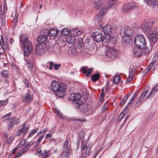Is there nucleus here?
Here are the masks:
<instances>
[{
  "mask_svg": "<svg viewBox=\"0 0 158 158\" xmlns=\"http://www.w3.org/2000/svg\"><path fill=\"white\" fill-rule=\"evenodd\" d=\"M25 124H23L22 126V128L20 129H22V132L23 134L26 133L28 131L29 128L28 127H25Z\"/></svg>",
  "mask_w": 158,
  "mask_h": 158,
  "instance_id": "nucleus-33",
  "label": "nucleus"
},
{
  "mask_svg": "<svg viewBox=\"0 0 158 158\" xmlns=\"http://www.w3.org/2000/svg\"><path fill=\"white\" fill-rule=\"evenodd\" d=\"M26 62V65L27 69L30 71L32 70L33 67V61L31 60H27Z\"/></svg>",
  "mask_w": 158,
  "mask_h": 158,
  "instance_id": "nucleus-24",
  "label": "nucleus"
},
{
  "mask_svg": "<svg viewBox=\"0 0 158 158\" xmlns=\"http://www.w3.org/2000/svg\"><path fill=\"white\" fill-rule=\"evenodd\" d=\"M22 132V129H19L18 131H17L15 134L16 136H18Z\"/></svg>",
  "mask_w": 158,
  "mask_h": 158,
  "instance_id": "nucleus-57",
  "label": "nucleus"
},
{
  "mask_svg": "<svg viewBox=\"0 0 158 158\" xmlns=\"http://www.w3.org/2000/svg\"><path fill=\"white\" fill-rule=\"evenodd\" d=\"M149 6L153 7L155 9H157L158 7L157 0H144Z\"/></svg>",
  "mask_w": 158,
  "mask_h": 158,
  "instance_id": "nucleus-16",
  "label": "nucleus"
},
{
  "mask_svg": "<svg viewBox=\"0 0 158 158\" xmlns=\"http://www.w3.org/2000/svg\"><path fill=\"white\" fill-rule=\"evenodd\" d=\"M151 48H149L148 47H147L146 48L145 47L143 49H144V50L143 51V53L145 55H147L149 54V53L151 51Z\"/></svg>",
  "mask_w": 158,
  "mask_h": 158,
  "instance_id": "nucleus-35",
  "label": "nucleus"
},
{
  "mask_svg": "<svg viewBox=\"0 0 158 158\" xmlns=\"http://www.w3.org/2000/svg\"><path fill=\"white\" fill-rule=\"evenodd\" d=\"M89 94L88 93L86 92H82V96L84 99L86 100L88 99Z\"/></svg>",
  "mask_w": 158,
  "mask_h": 158,
  "instance_id": "nucleus-43",
  "label": "nucleus"
},
{
  "mask_svg": "<svg viewBox=\"0 0 158 158\" xmlns=\"http://www.w3.org/2000/svg\"><path fill=\"white\" fill-rule=\"evenodd\" d=\"M57 114L61 118L64 119L65 118V116L63 114L60 110L56 111Z\"/></svg>",
  "mask_w": 158,
  "mask_h": 158,
  "instance_id": "nucleus-44",
  "label": "nucleus"
},
{
  "mask_svg": "<svg viewBox=\"0 0 158 158\" xmlns=\"http://www.w3.org/2000/svg\"><path fill=\"white\" fill-rule=\"evenodd\" d=\"M109 89L110 88L109 85L107 83L106 85V88L105 89V93H106L108 92H109Z\"/></svg>",
  "mask_w": 158,
  "mask_h": 158,
  "instance_id": "nucleus-56",
  "label": "nucleus"
},
{
  "mask_svg": "<svg viewBox=\"0 0 158 158\" xmlns=\"http://www.w3.org/2000/svg\"><path fill=\"white\" fill-rule=\"evenodd\" d=\"M127 99L124 97V98L122 99L121 101V104L122 105H124Z\"/></svg>",
  "mask_w": 158,
  "mask_h": 158,
  "instance_id": "nucleus-52",
  "label": "nucleus"
},
{
  "mask_svg": "<svg viewBox=\"0 0 158 158\" xmlns=\"http://www.w3.org/2000/svg\"><path fill=\"white\" fill-rule=\"evenodd\" d=\"M46 29L42 30L37 37V40L38 44H42L47 41L48 36L47 34Z\"/></svg>",
  "mask_w": 158,
  "mask_h": 158,
  "instance_id": "nucleus-9",
  "label": "nucleus"
},
{
  "mask_svg": "<svg viewBox=\"0 0 158 158\" xmlns=\"http://www.w3.org/2000/svg\"><path fill=\"white\" fill-rule=\"evenodd\" d=\"M35 51L38 55L39 56L44 54L46 51L45 45L38 44L36 46Z\"/></svg>",
  "mask_w": 158,
  "mask_h": 158,
  "instance_id": "nucleus-11",
  "label": "nucleus"
},
{
  "mask_svg": "<svg viewBox=\"0 0 158 158\" xmlns=\"http://www.w3.org/2000/svg\"><path fill=\"white\" fill-rule=\"evenodd\" d=\"M143 98H142L141 96H140L138 101L135 104V106L136 107L139 106L142 104L143 101Z\"/></svg>",
  "mask_w": 158,
  "mask_h": 158,
  "instance_id": "nucleus-36",
  "label": "nucleus"
},
{
  "mask_svg": "<svg viewBox=\"0 0 158 158\" xmlns=\"http://www.w3.org/2000/svg\"><path fill=\"white\" fill-rule=\"evenodd\" d=\"M120 79V78L118 76H115L113 80V83L114 84H116L118 82Z\"/></svg>",
  "mask_w": 158,
  "mask_h": 158,
  "instance_id": "nucleus-42",
  "label": "nucleus"
},
{
  "mask_svg": "<svg viewBox=\"0 0 158 158\" xmlns=\"http://www.w3.org/2000/svg\"><path fill=\"white\" fill-rule=\"evenodd\" d=\"M28 80L27 79H25L23 80V82L25 85V86L28 88L30 86V84L28 83Z\"/></svg>",
  "mask_w": 158,
  "mask_h": 158,
  "instance_id": "nucleus-46",
  "label": "nucleus"
},
{
  "mask_svg": "<svg viewBox=\"0 0 158 158\" xmlns=\"http://www.w3.org/2000/svg\"><path fill=\"white\" fill-rule=\"evenodd\" d=\"M133 77L129 76L127 79V82H130L132 79Z\"/></svg>",
  "mask_w": 158,
  "mask_h": 158,
  "instance_id": "nucleus-60",
  "label": "nucleus"
},
{
  "mask_svg": "<svg viewBox=\"0 0 158 158\" xmlns=\"http://www.w3.org/2000/svg\"><path fill=\"white\" fill-rule=\"evenodd\" d=\"M113 2L110 3L107 6H106L103 5L102 2L101 1H99L96 2H95L94 4V8L96 9L100 10H105L106 11H107L108 9H110V7L112 6V5L114 4L113 1H112Z\"/></svg>",
  "mask_w": 158,
  "mask_h": 158,
  "instance_id": "nucleus-8",
  "label": "nucleus"
},
{
  "mask_svg": "<svg viewBox=\"0 0 158 158\" xmlns=\"http://www.w3.org/2000/svg\"><path fill=\"white\" fill-rule=\"evenodd\" d=\"M133 54L136 57L140 56L142 55L141 48H135L133 50Z\"/></svg>",
  "mask_w": 158,
  "mask_h": 158,
  "instance_id": "nucleus-21",
  "label": "nucleus"
},
{
  "mask_svg": "<svg viewBox=\"0 0 158 158\" xmlns=\"http://www.w3.org/2000/svg\"><path fill=\"white\" fill-rule=\"evenodd\" d=\"M82 30H79L77 28L72 29L70 30V33L72 35L75 37L80 36L83 32Z\"/></svg>",
  "mask_w": 158,
  "mask_h": 158,
  "instance_id": "nucleus-18",
  "label": "nucleus"
},
{
  "mask_svg": "<svg viewBox=\"0 0 158 158\" xmlns=\"http://www.w3.org/2000/svg\"><path fill=\"white\" fill-rule=\"evenodd\" d=\"M61 67V64H54V69L55 70H58L59 69V68Z\"/></svg>",
  "mask_w": 158,
  "mask_h": 158,
  "instance_id": "nucleus-50",
  "label": "nucleus"
},
{
  "mask_svg": "<svg viewBox=\"0 0 158 158\" xmlns=\"http://www.w3.org/2000/svg\"><path fill=\"white\" fill-rule=\"evenodd\" d=\"M81 95L79 93H73L69 97L70 100L73 102L75 106L77 108L82 103V102L81 101Z\"/></svg>",
  "mask_w": 158,
  "mask_h": 158,
  "instance_id": "nucleus-7",
  "label": "nucleus"
},
{
  "mask_svg": "<svg viewBox=\"0 0 158 158\" xmlns=\"http://www.w3.org/2000/svg\"><path fill=\"white\" fill-rule=\"evenodd\" d=\"M14 139L13 137H9L6 141V143L8 144H10Z\"/></svg>",
  "mask_w": 158,
  "mask_h": 158,
  "instance_id": "nucleus-51",
  "label": "nucleus"
},
{
  "mask_svg": "<svg viewBox=\"0 0 158 158\" xmlns=\"http://www.w3.org/2000/svg\"><path fill=\"white\" fill-rule=\"evenodd\" d=\"M39 130L38 128L37 127L35 129H34L32 131L30 132V134L28 136V137H30L31 136Z\"/></svg>",
  "mask_w": 158,
  "mask_h": 158,
  "instance_id": "nucleus-39",
  "label": "nucleus"
},
{
  "mask_svg": "<svg viewBox=\"0 0 158 158\" xmlns=\"http://www.w3.org/2000/svg\"><path fill=\"white\" fill-rule=\"evenodd\" d=\"M129 39H127L126 40L123 39V45L125 47H127L131 44Z\"/></svg>",
  "mask_w": 158,
  "mask_h": 158,
  "instance_id": "nucleus-32",
  "label": "nucleus"
},
{
  "mask_svg": "<svg viewBox=\"0 0 158 158\" xmlns=\"http://www.w3.org/2000/svg\"><path fill=\"white\" fill-rule=\"evenodd\" d=\"M43 153H44V154L43 155V156L42 157V158H47L50 156L51 155L50 152L48 150H44Z\"/></svg>",
  "mask_w": 158,
  "mask_h": 158,
  "instance_id": "nucleus-31",
  "label": "nucleus"
},
{
  "mask_svg": "<svg viewBox=\"0 0 158 158\" xmlns=\"http://www.w3.org/2000/svg\"><path fill=\"white\" fill-rule=\"evenodd\" d=\"M69 138H67L64 144V148H70V145L69 144Z\"/></svg>",
  "mask_w": 158,
  "mask_h": 158,
  "instance_id": "nucleus-38",
  "label": "nucleus"
},
{
  "mask_svg": "<svg viewBox=\"0 0 158 158\" xmlns=\"http://www.w3.org/2000/svg\"><path fill=\"white\" fill-rule=\"evenodd\" d=\"M123 31L125 34L128 37L131 35L133 32V28L127 26H124Z\"/></svg>",
  "mask_w": 158,
  "mask_h": 158,
  "instance_id": "nucleus-15",
  "label": "nucleus"
},
{
  "mask_svg": "<svg viewBox=\"0 0 158 158\" xmlns=\"http://www.w3.org/2000/svg\"><path fill=\"white\" fill-rule=\"evenodd\" d=\"M82 110L84 114L86 115H89L91 113L90 109L89 108V106H86L85 105L83 106Z\"/></svg>",
  "mask_w": 158,
  "mask_h": 158,
  "instance_id": "nucleus-22",
  "label": "nucleus"
},
{
  "mask_svg": "<svg viewBox=\"0 0 158 158\" xmlns=\"http://www.w3.org/2000/svg\"><path fill=\"white\" fill-rule=\"evenodd\" d=\"M155 93V92L152 89V90L150 92L149 94H148L147 97L145 99L148 98L152 94H154Z\"/></svg>",
  "mask_w": 158,
  "mask_h": 158,
  "instance_id": "nucleus-58",
  "label": "nucleus"
},
{
  "mask_svg": "<svg viewBox=\"0 0 158 158\" xmlns=\"http://www.w3.org/2000/svg\"><path fill=\"white\" fill-rule=\"evenodd\" d=\"M32 100V98L29 93L27 92L25 98L23 100V102H25L29 103L31 102Z\"/></svg>",
  "mask_w": 158,
  "mask_h": 158,
  "instance_id": "nucleus-25",
  "label": "nucleus"
},
{
  "mask_svg": "<svg viewBox=\"0 0 158 158\" xmlns=\"http://www.w3.org/2000/svg\"><path fill=\"white\" fill-rule=\"evenodd\" d=\"M131 4L130 3L125 4L123 6V9L124 10H126L131 9Z\"/></svg>",
  "mask_w": 158,
  "mask_h": 158,
  "instance_id": "nucleus-37",
  "label": "nucleus"
},
{
  "mask_svg": "<svg viewBox=\"0 0 158 158\" xmlns=\"http://www.w3.org/2000/svg\"><path fill=\"white\" fill-rule=\"evenodd\" d=\"M36 153L39 156H41L44 154L43 152L41 150H37L36 152Z\"/></svg>",
  "mask_w": 158,
  "mask_h": 158,
  "instance_id": "nucleus-49",
  "label": "nucleus"
},
{
  "mask_svg": "<svg viewBox=\"0 0 158 158\" xmlns=\"http://www.w3.org/2000/svg\"><path fill=\"white\" fill-rule=\"evenodd\" d=\"M60 48L58 45L55 46L53 48L54 52L56 54H58L60 52Z\"/></svg>",
  "mask_w": 158,
  "mask_h": 158,
  "instance_id": "nucleus-34",
  "label": "nucleus"
},
{
  "mask_svg": "<svg viewBox=\"0 0 158 158\" xmlns=\"http://www.w3.org/2000/svg\"><path fill=\"white\" fill-rule=\"evenodd\" d=\"M91 146L89 145H84L82 148L81 151L84 152L85 151V154H86L88 155V154H89L91 151Z\"/></svg>",
  "mask_w": 158,
  "mask_h": 158,
  "instance_id": "nucleus-23",
  "label": "nucleus"
},
{
  "mask_svg": "<svg viewBox=\"0 0 158 158\" xmlns=\"http://www.w3.org/2000/svg\"><path fill=\"white\" fill-rule=\"evenodd\" d=\"M155 64L154 61H153L148 66V67L150 68V69H151V68L152 67V66H153Z\"/></svg>",
  "mask_w": 158,
  "mask_h": 158,
  "instance_id": "nucleus-64",
  "label": "nucleus"
},
{
  "mask_svg": "<svg viewBox=\"0 0 158 158\" xmlns=\"http://www.w3.org/2000/svg\"><path fill=\"white\" fill-rule=\"evenodd\" d=\"M2 6L1 5H0V14H2L4 15H5V14L7 12V8L5 7L3 8V11L2 10Z\"/></svg>",
  "mask_w": 158,
  "mask_h": 158,
  "instance_id": "nucleus-41",
  "label": "nucleus"
},
{
  "mask_svg": "<svg viewBox=\"0 0 158 158\" xmlns=\"http://www.w3.org/2000/svg\"><path fill=\"white\" fill-rule=\"evenodd\" d=\"M75 45L77 48L82 50L84 47L83 43V39L81 38H78V39L75 42Z\"/></svg>",
  "mask_w": 158,
  "mask_h": 158,
  "instance_id": "nucleus-17",
  "label": "nucleus"
},
{
  "mask_svg": "<svg viewBox=\"0 0 158 158\" xmlns=\"http://www.w3.org/2000/svg\"><path fill=\"white\" fill-rule=\"evenodd\" d=\"M18 14H15V17L13 20V22L17 23L18 21Z\"/></svg>",
  "mask_w": 158,
  "mask_h": 158,
  "instance_id": "nucleus-54",
  "label": "nucleus"
},
{
  "mask_svg": "<svg viewBox=\"0 0 158 158\" xmlns=\"http://www.w3.org/2000/svg\"><path fill=\"white\" fill-rule=\"evenodd\" d=\"M112 28L111 26L109 25L105 26L103 28V32L105 35H106V36H109L110 37V41H113V43L116 42V40L115 38H111L110 35L112 34Z\"/></svg>",
  "mask_w": 158,
  "mask_h": 158,
  "instance_id": "nucleus-10",
  "label": "nucleus"
},
{
  "mask_svg": "<svg viewBox=\"0 0 158 158\" xmlns=\"http://www.w3.org/2000/svg\"><path fill=\"white\" fill-rule=\"evenodd\" d=\"M70 32V29H69L68 28H63L61 31L62 34L64 36L68 35L69 34Z\"/></svg>",
  "mask_w": 158,
  "mask_h": 158,
  "instance_id": "nucleus-29",
  "label": "nucleus"
},
{
  "mask_svg": "<svg viewBox=\"0 0 158 158\" xmlns=\"http://www.w3.org/2000/svg\"><path fill=\"white\" fill-rule=\"evenodd\" d=\"M66 41L69 43L73 44L74 42L75 43V40L74 37L71 35V36H69L66 38Z\"/></svg>",
  "mask_w": 158,
  "mask_h": 158,
  "instance_id": "nucleus-27",
  "label": "nucleus"
},
{
  "mask_svg": "<svg viewBox=\"0 0 158 158\" xmlns=\"http://www.w3.org/2000/svg\"><path fill=\"white\" fill-rule=\"evenodd\" d=\"M80 70L83 74H85L86 77H88L92 73L93 69L91 68L88 69L87 67H82L81 68Z\"/></svg>",
  "mask_w": 158,
  "mask_h": 158,
  "instance_id": "nucleus-19",
  "label": "nucleus"
},
{
  "mask_svg": "<svg viewBox=\"0 0 158 158\" xmlns=\"http://www.w3.org/2000/svg\"><path fill=\"white\" fill-rule=\"evenodd\" d=\"M102 35V32L96 31L93 33L92 38L94 41L97 43L102 41V44L107 43L110 41V36Z\"/></svg>",
  "mask_w": 158,
  "mask_h": 158,
  "instance_id": "nucleus-3",
  "label": "nucleus"
},
{
  "mask_svg": "<svg viewBox=\"0 0 158 158\" xmlns=\"http://www.w3.org/2000/svg\"><path fill=\"white\" fill-rule=\"evenodd\" d=\"M20 46L23 52L24 56L27 57L32 51V44L28 36L21 34L19 36Z\"/></svg>",
  "mask_w": 158,
  "mask_h": 158,
  "instance_id": "nucleus-1",
  "label": "nucleus"
},
{
  "mask_svg": "<svg viewBox=\"0 0 158 158\" xmlns=\"http://www.w3.org/2000/svg\"><path fill=\"white\" fill-rule=\"evenodd\" d=\"M133 101L132 100H130V102L128 103L127 105L126 106V109H127L129 107V106H130L133 102Z\"/></svg>",
  "mask_w": 158,
  "mask_h": 158,
  "instance_id": "nucleus-61",
  "label": "nucleus"
},
{
  "mask_svg": "<svg viewBox=\"0 0 158 158\" xmlns=\"http://www.w3.org/2000/svg\"><path fill=\"white\" fill-rule=\"evenodd\" d=\"M100 77V76L99 73H97L91 76V79L93 81H95L98 80Z\"/></svg>",
  "mask_w": 158,
  "mask_h": 158,
  "instance_id": "nucleus-28",
  "label": "nucleus"
},
{
  "mask_svg": "<svg viewBox=\"0 0 158 158\" xmlns=\"http://www.w3.org/2000/svg\"><path fill=\"white\" fill-rule=\"evenodd\" d=\"M106 11H106L105 10H104V11L103 10H100V12L98 13L96 19V21L98 22H100L101 23L103 18V16Z\"/></svg>",
  "mask_w": 158,
  "mask_h": 158,
  "instance_id": "nucleus-20",
  "label": "nucleus"
},
{
  "mask_svg": "<svg viewBox=\"0 0 158 158\" xmlns=\"http://www.w3.org/2000/svg\"><path fill=\"white\" fill-rule=\"evenodd\" d=\"M154 23L152 20H150L148 21L147 22L143 23L141 25V28L144 32H147L150 29V27Z\"/></svg>",
  "mask_w": 158,
  "mask_h": 158,
  "instance_id": "nucleus-14",
  "label": "nucleus"
},
{
  "mask_svg": "<svg viewBox=\"0 0 158 158\" xmlns=\"http://www.w3.org/2000/svg\"><path fill=\"white\" fill-rule=\"evenodd\" d=\"M135 45L141 49H143L146 47V43L144 36L141 35L136 36L134 39Z\"/></svg>",
  "mask_w": 158,
  "mask_h": 158,
  "instance_id": "nucleus-5",
  "label": "nucleus"
},
{
  "mask_svg": "<svg viewBox=\"0 0 158 158\" xmlns=\"http://www.w3.org/2000/svg\"><path fill=\"white\" fill-rule=\"evenodd\" d=\"M149 40L152 45H155L158 40V33L154 28H151L148 33Z\"/></svg>",
  "mask_w": 158,
  "mask_h": 158,
  "instance_id": "nucleus-6",
  "label": "nucleus"
},
{
  "mask_svg": "<svg viewBox=\"0 0 158 158\" xmlns=\"http://www.w3.org/2000/svg\"><path fill=\"white\" fill-rule=\"evenodd\" d=\"M84 134V133L83 131L81 130L79 132L78 136L80 139L83 138Z\"/></svg>",
  "mask_w": 158,
  "mask_h": 158,
  "instance_id": "nucleus-45",
  "label": "nucleus"
},
{
  "mask_svg": "<svg viewBox=\"0 0 158 158\" xmlns=\"http://www.w3.org/2000/svg\"><path fill=\"white\" fill-rule=\"evenodd\" d=\"M104 88H103L102 89V92L100 94V98L102 99V100L105 97V92L104 91Z\"/></svg>",
  "mask_w": 158,
  "mask_h": 158,
  "instance_id": "nucleus-47",
  "label": "nucleus"
},
{
  "mask_svg": "<svg viewBox=\"0 0 158 158\" xmlns=\"http://www.w3.org/2000/svg\"><path fill=\"white\" fill-rule=\"evenodd\" d=\"M52 135L51 134L49 133H48L45 136V139H48L50 138H51L52 137Z\"/></svg>",
  "mask_w": 158,
  "mask_h": 158,
  "instance_id": "nucleus-62",
  "label": "nucleus"
},
{
  "mask_svg": "<svg viewBox=\"0 0 158 158\" xmlns=\"http://www.w3.org/2000/svg\"><path fill=\"white\" fill-rule=\"evenodd\" d=\"M46 31H47L46 32L48 35L51 39H53L56 36L57 38L59 37V36H58L59 31L57 29L51 28L49 30L46 29Z\"/></svg>",
  "mask_w": 158,
  "mask_h": 158,
  "instance_id": "nucleus-12",
  "label": "nucleus"
},
{
  "mask_svg": "<svg viewBox=\"0 0 158 158\" xmlns=\"http://www.w3.org/2000/svg\"><path fill=\"white\" fill-rule=\"evenodd\" d=\"M6 15H4L2 14H0V19L2 23V26H4L6 24Z\"/></svg>",
  "mask_w": 158,
  "mask_h": 158,
  "instance_id": "nucleus-30",
  "label": "nucleus"
},
{
  "mask_svg": "<svg viewBox=\"0 0 158 158\" xmlns=\"http://www.w3.org/2000/svg\"><path fill=\"white\" fill-rule=\"evenodd\" d=\"M34 143V142L32 141L27 142L26 144L25 145L26 148H29Z\"/></svg>",
  "mask_w": 158,
  "mask_h": 158,
  "instance_id": "nucleus-48",
  "label": "nucleus"
},
{
  "mask_svg": "<svg viewBox=\"0 0 158 158\" xmlns=\"http://www.w3.org/2000/svg\"><path fill=\"white\" fill-rule=\"evenodd\" d=\"M152 90L155 93L158 90V83L153 88Z\"/></svg>",
  "mask_w": 158,
  "mask_h": 158,
  "instance_id": "nucleus-55",
  "label": "nucleus"
},
{
  "mask_svg": "<svg viewBox=\"0 0 158 158\" xmlns=\"http://www.w3.org/2000/svg\"><path fill=\"white\" fill-rule=\"evenodd\" d=\"M70 148H64L62 152L63 155L68 157L70 154Z\"/></svg>",
  "mask_w": 158,
  "mask_h": 158,
  "instance_id": "nucleus-26",
  "label": "nucleus"
},
{
  "mask_svg": "<svg viewBox=\"0 0 158 158\" xmlns=\"http://www.w3.org/2000/svg\"><path fill=\"white\" fill-rule=\"evenodd\" d=\"M2 75L5 78H8L9 77V74L8 72L6 70H3V72L2 73Z\"/></svg>",
  "mask_w": 158,
  "mask_h": 158,
  "instance_id": "nucleus-40",
  "label": "nucleus"
},
{
  "mask_svg": "<svg viewBox=\"0 0 158 158\" xmlns=\"http://www.w3.org/2000/svg\"><path fill=\"white\" fill-rule=\"evenodd\" d=\"M50 87L58 97L62 98L65 95V87L61 85L59 82L55 81H52L51 82Z\"/></svg>",
  "mask_w": 158,
  "mask_h": 158,
  "instance_id": "nucleus-2",
  "label": "nucleus"
},
{
  "mask_svg": "<svg viewBox=\"0 0 158 158\" xmlns=\"http://www.w3.org/2000/svg\"><path fill=\"white\" fill-rule=\"evenodd\" d=\"M117 55V51L113 49H110L107 50L106 52V57L108 60H113Z\"/></svg>",
  "mask_w": 158,
  "mask_h": 158,
  "instance_id": "nucleus-13",
  "label": "nucleus"
},
{
  "mask_svg": "<svg viewBox=\"0 0 158 158\" xmlns=\"http://www.w3.org/2000/svg\"><path fill=\"white\" fill-rule=\"evenodd\" d=\"M155 93V92L152 89V90L150 92L149 94H148L147 97L145 99L148 98L152 94H154Z\"/></svg>",
  "mask_w": 158,
  "mask_h": 158,
  "instance_id": "nucleus-59",
  "label": "nucleus"
},
{
  "mask_svg": "<svg viewBox=\"0 0 158 158\" xmlns=\"http://www.w3.org/2000/svg\"><path fill=\"white\" fill-rule=\"evenodd\" d=\"M25 143H26V141H25V139H23L21 140V141L20 142V143L19 144L21 143V146H22V145H24Z\"/></svg>",
  "mask_w": 158,
  "mask_h": 158,
  "instance_id": "nucleus-63",
  "label": "nucleus"
},
{
  "mask_svg": "<svg viewBox=\"0 0 158 158\" xmlns=\"http://www.w3.org/2000/svg\"><path fill=\"white\" fill-rule=\"evenodd\" d=\"M7 120L8 122L7 123V130L8 131L12 130L15 125H18L20 123L19 118L14 116H12L10 118L8 117L4 119L3 121L6 122Z\"/></svg>",
  "mask_w": 158,
  "mask_h": 158,
  "instance_id": "nucleus-4",
  "label": "nucleus"
},
{
  "mask_svg": "<svg viewBox=\"0 0 158 158\" xmlns=\"http://www.w3.org/2000/svg\"><path fill=\"white\" fill-rule=\"evenodd\" d=\"M87 156V155L84 154L83 152L79 157V158H85Z\"/></svg>",
  "mask_w": 158,
  "mask_h": 158,
  "instance_id": "nucleus-53",
  "label": "nucleus"
}]
</instances>
